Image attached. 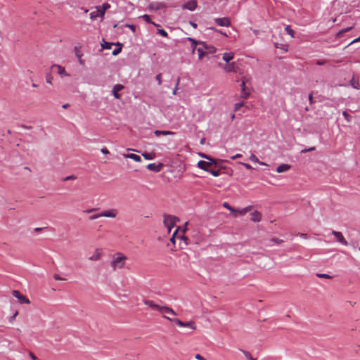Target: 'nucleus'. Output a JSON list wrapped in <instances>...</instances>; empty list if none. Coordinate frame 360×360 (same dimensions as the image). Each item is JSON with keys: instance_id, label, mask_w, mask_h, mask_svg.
<instances>
[{"instance_id": "1", "label": "nucleus", "mask_w": 360, "mask_h": 360, "mask_svg": "<svg viewBox=\"0 0 360 360\" xmlns=\"http://www.w3.org/2000/svg\"><path fill=\"white\" fill-rule=\"evenodd\" d=\"M127 257L122 252H116L112 255L110 266L113 271L124 267Z\"/></svg>"}, {"instance_id": "2", "label": "nucleus", "mask_w": 360, "mask_h": 360, "mask_svg": "<svg viewBox=\"0 0 360 360\" xmlns=\"http://www.w3.org/2000/svg\"><path fill=\"white\" fill-rule=\"evenodd\" d=\"M143 303L145 305L148 306L153 310H156L161 313L163 316L167 315H172V316H176V313L171 308L167 307V306H160L157 304H155L152 300H143Z\"/></svg>"}, {"instance_id": "3", "label": "nucleus", "mask_w": 360, "mask_h": 360, "mask_svg": "<svg viewBox=\"0 0 360 360\" xmlns=\"http://www.w3.org/2000/svg\"><path fill=\"white\" fill-rule=\"evenodd\" d=\"M163 217L164 225L167 229L168 232L169 233L172 229L176 226V224L178 221H179V219L176 216L166 214H164Z\"/></svg>"}, {"instance_id": "4", "label": "nucleus", "mask_w": 360, "mask_h": 360, "mask_svg": "<svg viewBox=\"0 0 360 360\" xmlns=\"http://www.w3.org/2000/svg\"><path fill=\"white\" fill-rule=\"evenodd\" d=\"M12 295L18 300L19 302L21 304H30V300L22 295L18 290H13Z\"/></svg>"}, {"instance_id": "5", "label": "nucleus", "mask_w": 360, "mask_h": 360, "mask_svg": "<svg viewBox=\"0 0 360 360\" xmlns=\"http://www.w3.org/2000/svg\"><path fill=\"white\" fill-rule=\"evenodd\" d=\"M51 70L53 71L54 70H56L57 73L60 76V77H68L70 76V75L66 72L65 68L62 67L61 65H57V64H55V65H53L51 67Z\"/></svg>"}, {"instance_id": "6", "label": "nucleus", "mask_w": 360, "mask_h": 360, "mask_svg": "<svg viewBox=\"0 0 360 360\" xmlns=\"http://www.w3.org/2000/svg\"><path fill=\"white\" fill-rule=\"evenodd\" d=\"M103 255V252L100 248H96L93 254L89 257V260L91 262L99 261Z\"/></svg>"}, {"instance_id": "7", "label": "nucleus", "mask_w": 360, "mask_h": 360, "mask_svg": "<svg viewBox=\"0 0 360 360\" xmlns=\"http://www.w3.org/2000/svg\"><path fill=\"white\" fill-rule=\"evenodd\" d=\"M331 233L335 237L337 240L342 245L347 246L348 245L347 241L345 238L344 236L341 232L337 231H333Z\"/></svg>"}, {"instance_id": "8", "label": "nucleus", "mask_w": 360, "mask_h": 360, "mask_svg": "<svg viewBox=\"0 0 360 360\" xmlns=\"http://www.w3.org/2000/svg\"><path fill=\"white\" fill-rule=\"evenodd\" d=\"M226 72H236L238 70V65L235 62L228 63L223 67Z\"/></svg>"}, {"instance_id": "9", "label": "nucleus", "mask_w": 360, "mask_h": 360, "mask_svg": "<svg viewBox=\"0 0 360 360\" xmlns=\"http://www.w3.org/2000/svg\"><path fill=\"white\" fill-rule=\"evenodd\" d=\"M118 214L117 209H110L105 210L101 213V215L103 217L115 218Z\"/></svg>"}, {"instance_id": "10", "label": "nucleus", "mask_w": 360, "mask_h": 360, "mask_svg": "<svg viewBox=\"0 0 360 360\" xmlns=\"http://www.w3.org/2000/svg\"><path fill=\"white\" fill-rule=\"evenodd\" d=\"M214 164V162H206V161H204V160H200L198 162V167L201 169H203L206 172H209L210 171V167L213 165Z\"/></svg>"}, {"instance_id": "11", "label": "nucleus", "mask_w": 360, "mask_h": 360, "mask_svg": "<svg viewBox=\"0 0 360 360\" xmlns=\"http://www.w3.org/2000/svg\"><path fill=\"white\" fill-rule=\"evenodd\" d=\"M179 231V228H177V229L175 230V231L174 232V233H173V235H172V238H170V241H171L172 243H175V238H176V237H177V238H179L181 239V240H187V238H186V237H185V236H184V232H185L186 229H183V230H181V234H179V235H178V231Z\"/></svg>"}, {"instance_id": "12", "label": "nucleus", "mask_w": 360, "mask_h": 360, "mask_svg": "<svg viewBox=\"0 0 360 360\" xmlns=\"http://www.w3.org/2000/svg\"><path fill=\"white\" fill-rule=\"evenodd\" d=\"M214 21L218 25L223 27H229L231 24L229 18L226 17L215 18Z\"/></svg>"}, {"instance_id": "13", "label": "nucleus", "mask_w": 360, "mask_h": 360, "mask_svg": "<svg viewBox=\"0 0 360 360\" xmlns=\"http://www.w3.org/2000/svg\"><path fill=\"white\" fill-rule=\"evenodd\" d=\"M163 165L162 164L157 165L155 163H150L147 165V168L150 170L155 172H159L161 171Z\"/></svg>"}, {"instance_id": "14", "label": "nucleus", "mask_w": 360, "mask_h": 360, "mask_svg": "<svg viewBox=\"0 0 360 360\" xmlns=\"http://www.w3.org/2000/svg\"><path fill=\"white\" fill-rule=\"evenodd\" d=\"M124 89V86L122 84H116L113 86L112 89V94L115 98H120L121 96L119 94V91L122 90Z\"/></svg>"}, {"instance_id": "15", "label": "nucleus", "mask_w": 360, "mask_h": 360, "mask_svg": "<svg viewBox=\"0 0 360 360\" xmlns=\"http://www.w3.org/2000/svg\"><path fill=\"white\" fill-rule=\"evenodd\" d=\"M197 7V3L195 1H188L183 6V8L188 9L189 11H194Z\"/></svg>"}, {"instance_id": "16", "label": "nucleus", "mask_w": 360, "mask_h": 360, "mask_svg": "<svg viewBox=\"0 0 360 360\" xmlns=\"http://www.w3.org/2000/svg\"><path fill=\"white\" fill-rule=\"evenodd\" d=\"M250 219L254 222H259L262 219V214L257 211H255L250 214Z\"/></svg>"}, {"instance_id": "17", "label": "nucleus", "mask_w": 360, "mask_h": 360, "mask_svg": "<svg viewBox=\"0 0 360 360\" xmlns=\"http://www.w3.org/2000/svg\"><path fill=\"white\" fill-rule=\"evenodd\" d=\"M290 168V165L288 164H282L276 168L278 173H283L288 171Z\"/></svg>"}, {"instance_id": "18", "label": "nucleus", "mask_w": 360, "mask_h": 360, "mask_svg": "<svg viewBox=\"0 0 360 360\" xmlns=\"http://www.w3.org/2000/svg\"><path fill=\"white\" fill-rule=\"evenodd\" d=\"M233 52H228L224 53L222 56V59L226 63H229L233 58Z\"/></svg>"}, {"instance_id": "19", "label": "nucleus", "mask_w": 360, "mask_h": 360, "mask_svg": "<svg viewBox=\"0 0 360 360\" xmlns=\"http://www.w3.org/2000/svg\"><path fill=\"white\" fill-rule=\"evenodd\" d=\"M154 134H155V136H159L160 135H164V136H166V135H174L175 132L172 131L156 130V131H155Z\"/></svg>"}, {"instance_id": "20", "label": "nucleus", "mask_w": 360, "mask_h": 360, "mask_svg": "<svg viewBox=\"0 0 360 360\" xmlns=\"http://www.w3.org/2000/svg\"><path fill=\"white\" fill-rule=\"evenodd\" d=\"M164 318L169 320L170 321L174 322L175 324H176L179 327H184V322L181 321V320H179L178 319H175V318L172 319L171 317L167 316H164Z\"/></svg>"}, {"instance_id": "21", "label": "nucleus", "mask_w": 360, "mask_h": 360, "mask_svg": "<svg viewBox=\"0 0 360 360\" xmlns=\"http://www.w3.org/2000/svg\"><path fill=\"white\" fill-rule=\"evenodd\" d=\"M252 207L251 206H248L242 210H236V212L234 214L235 216H237L238 214H240V215H245L247 212H248L249 211H250Z\"/></svg>"}, {"instance_id": "22", "label": "nucleus", "mask_w": 360, "mask_h": 360, "mask_svg": "<svg viewBox=\"0 0 360 360\" xmlns=\"http://www.w3.org/2000/svg\"><path fill=\"white\" fill-rule=\"evenodd\" d=\"M102 11V9L98 6L97 7V9H96V11L95 12H91V14H90V17L91 19H94V18H96L97 17H101L103 18L105 14H100V12Z\"/></svg>"}, {"instance_id": "23", "label": "nucleus", "mask_w": 360, "mask_h": 360, "mask_svg": "<svg viewBox=\"0 0 360 360\" xmlns=\"http://www.w3.org/2000/svg\"><path fill=\"white\" fill-rule=\"evenodd\" d=\"M124 156L125 158H127L132 159L133 160H134L136 162H141V157L139 156L138 155H136V154H134V153L125 154V155H124Z\"/></svg>"}, {"instance_id": "24", "label": "nucleus", "mask_w": 360, "mask_h": 360, "mask_svg": "<svg viewBox=\"0 0 360 360\" xmlns=\"http://www.w3.org/2000/svg\"><path fill=\"white\" fill-rule=\"evenodd\" d=\"M201 45L204 46V48H205V51H206V54H207V53H214L217 51L215 47H214V46H209L206 45L205 43H202Z\"/></svg>"}, {"instance_id": "25", "label": "nucleus", "mask_w": 360, "mask_h": 360, "mask_svg": "<svg viewBox=\"0 0 360 360\" xmlns=\"http://www.w3.org/2000/svg\"><path fill=\"white\" fill-rule=\"evenodd\" d=\"M197 51L198 53V58L199 59H202V57L206 55V51L204 48V46H200L197 49Z\"/></svg>"}, {"instance_id": "26", "label": "nucleus", "mask_w": 360, "mask_h": 360, "mask_svg": "<svg viewBox=\"0 0 360 360\" xmlns=\"http://www.w3.org/2000/svg\"><path fill=\"white\" fill-rule=\"evenodd\" d=\"M350 84L352 86L353 88H354L356 89H360V85H359V80L355 79L354 77H353L350 80Z\"/></svg>"}, {"instance_id": "27", "label": "nucleus", "mask_w": 360, "mask_h": 360, "mask_svg": "<svg viewBox=\"0 0 360 360\" xmlns=\"http://www.w3.org/2000/svg\"><path fill=\"white\" fill-rule=\"evenodd\" d=\"M184 327H188V328H191V330H194L196 329V324L194 321H190L188 322H184Z\"/></svg>"}, {"instance_id": "28", "label": "nucleus", "mask_w": 360, "mask_h": 360, "mask_svg": "<svg viewBox=\"0 0 360 360\" xmlns=\"http://www.w3.org/2000/svg\"><path fill=\"white\" fill-rule=\"evenodd\" d=\"M249 159L254 162H257L259 163V165H266V164L263 162H260L259 160V159L257 158V156L254 154H251V155L250 156Z\"/></svg>"}, {"instance_id": "29", "label": "nucleus", "mask_w": 360, "mask_h": 360, "mask_svg": "<svg viewBox=\"0 0 360 360\" xmlns=\"http://www.w3.org/2000/svg\"><path fill=\"white\" fill-rule=\"evenodd\" d=\"M142 155L146 160H153L155 157V153H143L142 154Z\"/></svg>"}, {"instance_id": "30", "label": "nucleus", "mask_w": 360, "mask_h": 360, "mask_svg": "<svg viewBox=\"0 0 360 360\" xmlns=\"http://www.w3.org/2000/svg\"><path fill=\"white\" fill-rule=\"evenodd\" d=\"M99 7L102 9V11L100 12V14H105V11L110 8V5L108 3H105Z\"/></svg>"}, {"instance_id": "31", "label": "nucleus", "mask_w": 360, "mask_h": 360, "mask_svg": "<svg viewBox=\"0 0 360 360\" xmlns=\"http://www.w3.org/2000/svg\"><path fill=\"white\" fill-rule=\"evenodd\" d=\"M200 156H201L202 158H205V159H207V160H210V161L214 162V165H217V162H218L219 161H220L219 160H215V159H213V158H210V156H208V155H205V154H200Z\"/></svg>"}, {"instance_id": "32", "label": "nucleus", "mask_w": 360, "mask_h": 360, "mask_svg": "<svg viewBox=\"0 0 360 360\" xmlns=\"http://www.w3.org/2000/svg\"><path fill=\"white\" fill-rule=\"evenodd\" d=\"M222 205H223V207H225V208L228 209L229 210H230V212H231V213H233H233H235L236 210H235L233 207H232L231 206H230V205H229V204L228 202H224L222 204Z\"/></svg>"}, {"instance_id": "33", "label": "nucleus", "mask_w": 360, "mask_h": 360, "mask_svg": "<svg viewBox=\"0 0 360 360\" xmlns=\"http://www.w3.org/2000/svg\"><path fill=\"white\" fill-rule=\"evenodd\" d=\"M285 32L290 34L292 37H294V31L290 27V25H287L285 27Z\"/></svg>"}, {"instance_id": "34", "label": "nucleus", "mask_w": 360, "mask_h": 360, "mask_svg": "<svg viewBox=\"0 0 360 360\" xmlns=\"http://www.w3.org/2000/svg\"><path fill=\"white\" fill-rule=\"evenodd\" d=\"M112 45H114L113 43H109V42H106V41H104L101 44L102 48L105 49H111Z\"/></svg>"}, {"instance_id": "35", "label": "nucleus", "mask_w": 360, "mask_h": 360, "mask_svg": "<svg viewBox=\"0 0 360 360\" xmlns=\"http://www.w3.org/2000/svg\"><path fill=\"white\" fill-rule=\"evenodd\" d=\"M117 45L120 46V47H119V48H117V49H115V50L112 51V54L113 56H117V55H118V54L121 52V51H122V47H121L122 44H121L120 43H117Z\"/></svg>"}, {"instance_id": "36", "label": "nucleus", "mask_w": 360, "mask_h": 360, "mask_svg": "<svg viewBox=\"0 0 360 360\" xmlns=\"http://www.w3.org/2000/svg\"><path fill=\"white\" fill-rule=\"evenodd\" d=\"M316 276L319 278H327V279H331L332 278L331 276H330L328 274H317Z\"/></svg>"}, {"instance_id": "37", "label": "nucleus", "mask_w": 360, "mask_h": 360, "mask_svg": "<svg viewBox=\"0 0 360 360\" xmlns=\"http://www.w3.org/2000/svg\"><path fill=\"white\" fill-rule=\"evenodd\" d=\"M244 105V102H240L235 104L234 111L236 112L239 110V109Z\"/></svg>"}, {"instance_id": "38", "label": "nucleus", "mask_w": 360, "mask_h": 360, "mask_svg": "<svg viewBox=\"0 0 360 360\" xmlns=\"http://www.w3.org/2000/svg\"><path fill=\"white\" fill-rule=\"evenodd\" d=\"M243 354L248 360H256V359L252 357L250 352L243 351Z\"/></svg>"}, {"instance_id": "39", "label": "nucleus", "mask_w": 360, "mask_h": 360, "mask_svg": "<svg viewBox=\"0 0 360 360\" xmlns=\"http://www.w3.org/2000/svg\"><path fill=\"white\" fill-rule=\"evenodd\" d=\"M275 46L277 48V49H281L284 51H287L288 49V46L287 45H283V44H278V43H275Z\"/></svg>"}, {"instance_id": "40", "label": "nucleus", "mask_w": 360, "mask_h": 360, "mask_svg": "<svg viewBox=\"0 0 360 360\" xmlns=\"http://www.w3.org/2000/svg\"><path fill=\"white\" fill-rule=\"evenodd\" d=\"M158 34H160L161 36H162L164 37H167V32L163 29H158Z\"/></svg>"}, {"instance_id": "41", "label": "nucleus", "mask_w": 360, "mask_h": 360, "mask_svg": "<svg viewBox=\"0 0 360 360\" xmlns=\"http://www.w3.org/2000/svg\"><path fill=\"white\" fill-rule=\"evenodd\" d=\"M209 172L214 176H218L220 174L219 170L210 169Z\"/></svg>"}, {"instance_id": "42", "label": "nucleus", "mask_w": 360, "mask_h": 360, "mask_svg": "<svg viewBox=\"0 0 360 360\" xmlns=\"http://www.w3.org/2000/svg\"><path fill=\"white\" fill-rule=\"evenodd\" d=\"M142 18L147 22L148 23H151V20H150V18L148 15L147 14H144L143 15H142Z\"/></svg>"}, {"instance_id": "43", "label": "nucleus", "mask_w": 360, "mask_h": 360, "mask_svg": "<svg viewBox=\"0 0 360 360\" xmlns=\"http://www.w3.org/2000/svg\"><path fill=\"white\" fill-rule=\"evenodd\" d=\"M99 217H102V216L101 215V213L99 214H94V215H91L89 217V219L90 220H94V219H96Z\"/></svg>"}, {"instance_id": "44", "label": "nucleus", "mask_w": 360, "mask_h": 360, "mask_svg": "<svg viewBox=\"0 0 360 360\" xmlns=\"http://www.w3.org/2000/svg\"><path fill=\"white\" fill-rule=\"evenodd\" d=\"M316 148L314 146L313 147H310L309 148H305V149H303V150H301V153H305L309 152V151H313Z\"/></svg>"}, {"instance_id": "45", "label": "nucleus", "mask_w": 360, "mask_h": 360, "mask_svg": "<svg viewBox=\"0 0 360 360\" xmlns=\"http://www.w3.org/2000/svg\"><path fill=\"white\" fill-rule=\"evenodd\" d=\"M271 240H272L273 242H274L275 243H276V244H281V243H282L283 242V240L279 239V238H273L271 239Z\"/></svg>"}, {"instance_id": "46", "label": "nucleus", "mask_w": 360, "mask_h": 360, "mask_svg": "<svg viewBox=\"0 0 360 360\" xmlns=\"http://www.w3.org/2000/svg\"><path fill=\"white\" fill-rule=\"evenodd\" d=\"M327 61L326 60H318L316 62V64L318 65H323L326 64Z\"/></svg>"}, {"instance_id": "47", "label": "nucleus", "mask_w": 360, "mask_h": 360, "mask_svg": "<svg viewBox=\"0 0 360 360\" xmlns=\"http://www.w3.org/2000/svg\"><path fill=\"white\" fill-rule=\"evenodd\" d=\"M245 82H246V80L245 79H242V83H241V85H240L241 91H245Z\"/></svg>"}, {"instance_id": "48", "label": "nucleus", "mask_w": 360, "mask_h": 360, "mask_svg": "<svg viewBox=\"0 0 360 360\" xmlns=\"http://www.w3.org/2000/svg\"><path fill=\"white\" fill-rule=\"evenodd\" d=\"M179 81H180V78H178L176 84V86H175L174 89L172 91L173 95H176V91H177V89H178L177 86L179 85Z\"/></svg>"}, {"instance_id": "49", "label": "nucleus", "mask_w": 360, "mask_h": 360, "mask_svg": "<svg viewBox=\"0 0 360 360\" xmlns=\"http://www.w3.org/2000/svg\"><path fill=\"white\" fill-rule=\"evenodd\" d=\"M29 356H30L32 360H38V358L35 356V354L31 352L29 353Z\"/></svg>"}, {"instance_id": "50", "label": "nucleus", "mask_w": 360, "mask_h": 360, "mask_svg": "<svg viewBox=\"0 0 360 360\" xmlns=\"http://www.w3.org/2000/svg\"><path fill=\"white\" fill-rule=\"evenodd\" d=\"M249 93L245 92V91H242L241 98H247L249 96Z\"/></svg>"}, {"instance_id": "51", "label": "nucleus", "mask_w": 360, "mask_h": 360, "mask_svg": "<svg viewBox=\"0 0 360 360\" xmlns=\"http://www.w3.org/2000/svg\"><path fill=\"white\" fill-rule=\"evenodd\" d=\"M239 163L243 165L248 169H252L251 165L248 164V163H244V162H239Z\"/></svg>"}, {"instance_id": "52", "label": "nucleus", "mask_w": 360, "mask_h": 360, "mask_svg": "<svg viewBox=\"0 0 360 360\" xmlns=\"http://www.w3.org/2000/svg\"><path fill=\"white\" fill-rule=\"evenodd\" d=\"M101 153H102L103 154H105V155H106V154H108V153H110V152H109V150H108V149L107 148H105V147H104V148H101Z\"/></svg>"}, {"instance_id": "53", "label": "nucleus", "mask_w": 360, "mask_h": 360, "mask_svg": "<svg viewBox=\"0 0 360 360\" xmlns=\"http://www.w3.org/2000/svg\"><path fill=\"white\" fill-rule=\"evenodd\" d=\"M161 77H162L161 74H158V75L156 76V80L158 81V84H159V85H160V84H161V82H161Z\"/></svg>"}, {"instance_id": "54", "label": "nucleus", "mask_w": 360, "mask_h": 360, "mask_svg": "<svg viewBox=\"0 0 360 360\" xmlns=\"http://www.w3.org/2000/svg\"><path fill=\"white\" fill-rule=\"evenodd\" d=\"M127 27L131 29V30L134 32L136 30V27L134 25H126Z\"/></svg>"}, {"instance_id": "55", "label": "nucleus", "mask_w": 360, "mask_h": 360, "mask_svg": "<svg viewBox=\"0 0 360 360\" xmlns=\"http://www.w3.org/2000/svg\"><path fill=\"white\" fill-rule=\"evenodd\" d=\"M75 179H76V177L75 176L70 175V176H68L65 177L64 179V181H68V180Z\"/></svg>"}, {"instance_id": "56", "label": "nucleus", "mask_w": 360, "mask_h": 360, "mask_svg": "<svg viewBox=\"0 0 360 360\" xmlns=\"http://www.w3.org/2000/svg\"><path fill=\"white\" fill-rule=\"evenodd\" d=\"M241 157H242V155H241V154L238 153V154H236V155H233V156H231V158L232 160H236V159H237V158H241Z\"/></svg>"}, {"instance_id": "57", "label": "nucleus", "mask_w": 360, "mask_h": 360, "mask_svg": "<svg viewBox=\"0 0 360 360\" xmlns=\"http://www.w3.org/2000/svg\"><path fill=\"white\" fill-rule=\"evenodd\" d=\"M53 278H54V279H55V280H56V281H63V280H64V278H63L60 277L58 274H55V275L53 276Z\"/></svg>"}, {"instance_id": "58", "label": "nucleus", "mask_w": 360, "mask_h": 360, "mask_svg": "<svg viewBox=\"0 0 360 360\" xmlns=\"http://www.w3.org/2000/svg\"><path fill=\"white\" fill-rule=\"evenodd\" d=\"M96 208H91V209L86 210H84V212L85 213H91V212H94V211H96Z\"/></svg>"}, {"instance_id": "59", "label": "nucleus", "mask_w": 360, "mask_h": 360, "mask_svg": "<svg viewBox=\"0 0 360 360\" xmlns=\"http://www.w3.org/2000/svg\"><path fill=\"white\" fill-rule=\"evenodd\" d=\"M195 358L198 360H202L203 359H205L202 356H201L199 354H195Z\"/></svg>"}, {"instance_id": "60", "label": "nucleus", "mask_w": 360, "mask_h": 360, "mask_svg": "<svg viewBox=\"0 0 360 360\" xmlns=\"http://www.w3.org/2000/svg\"><path fill=\"white\" fill-rule=\"evenodd\" d=\"M343 116H344V117H345L347 120H349V118L350 117L349 115L347 112H343Z\"/></svg>"}, {"instance_id": "61", "label": "nucleus", "mask_w": 360, "mask_h": 360, "mask_svg": "<svg viewBox=\"0 0 360 360\" xmlns=\"http://www.w3.org/2000/svg\"><path fill=\"white\" fill-rule=\"evenodd\" d=\"M18 311H16V312H15V314L11 316V321H13V320L15 319V317L17 316V315H18Z\"/></svg>"}, {"instance_id": "62", "label": "nucleus", "mask_w": 360, "mask_h": 360, "mask_svg": "<svg viewBox=\"0 0 360 360\" xmlns=\"http://www.w3.org/2000/svg\"><path fill=\"white\" fill-rule=\"evenodd\" d=\"M352 27H347V28H346V29L342 30L340 32H349V31H350V30H352Z\"/></svg>"}, {"instance_id": "63", "label": "nucleus", "mask_w": 360, "mask_h": 360, "mask_svg": "<svg viewBox=\"0 0 360 360\" xmlns=\"http://www.w3.org/2000/svg\"><path fill=\"white\" fill-rule=\"evenodd\" d=\"M309 100L310 103H313V96H312V94H310L309 95Z\"/></svg>"}, {"instance_id": "64", "label": "nucleus", "mask_w": 360, "mask_h": 360, "mask_svg": "<svg viewBox=\"0 0 360 360\" xmlns=\"http://www.w3.org/2000/svg\"><path fill=\"white\" fill-rule=\"evenodd\" d=\"M51 80H52V77H48L46 78V82H47V83H49V84H52Z\"/></svg>"}]
</instances>
